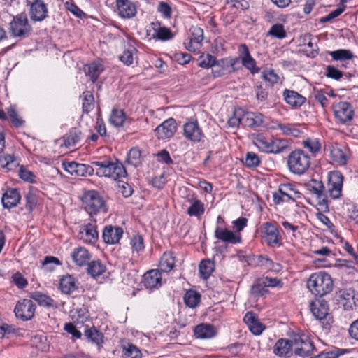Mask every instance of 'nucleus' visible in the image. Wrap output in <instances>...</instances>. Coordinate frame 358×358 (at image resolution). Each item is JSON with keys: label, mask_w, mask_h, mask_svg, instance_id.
Segmentation results:
<instances>
[{"label": "nucleus", "mask_w": 358, "mask_h": 358, "mask_svg": "<svg viewBox=\"0 0 358 358\" xmlns=\"http://www.w3.org/2000/svg\"><path fill=\"white\" fill-rule=\"evenodd\" d=\"M92 165L85 164V176H92L94 169L93 166L96 167V173L99 177H108L114 180L127 176V171L124 165L117 160L115 162L110 158H104L101 161H94Z\"/></svg>", "instance_id": "f257e3e1"}, {"label": "nucleus", "mask_w": 358, "mask_h": 358, "mask_svg": "<svg viewBox=\"0 0 358 358\" xmlns=\"http://www.w3.org/2000/svg\"><path fill=\"white\" fill-rule=\"evenodd\" d=\"M307 286L313 294L322 297L331 292L334 283L330 275L320 271L310 276Z\"/></svg>", "instance_id": "f03ea898"}, {"label": "nucleus", "mask_w": 358, "mask_h": 358, "mask_svg": "<svg viewBox=\"0 0 358 358\" xmlns=\"http://www.w3.org/2000/svg\"><path fill=\"white\" fill-rule=\"evenodd\" d=\"M310 165V157L303 150H295L288 155V169L292 173L294 174H303L309 169Z\"/></svg>", "instance_id": "7ed1b4c3"}, {"label": "nucleus", "mask_w": 358, "mask_h": 358, "mask_svg": "<svg viewBox=\"0 0 358 358\" xmlns=\"http://www.w3.org/2000/svg\"><path fill=\"white\" fill-rule=\"evenodd\" d=\"M81 199L84 208L91 216L96 215L101 211L106 212L107 210L105 201L97 191L88 190L85 192Z\"/></svg>", "instance_id": "20e7f679"}, {"label": "nucleus", "mask_w": 358, "mask_h": 358, "mask_svg": "<svg viewBox=\"0 0 358 358\" xmlns=\"http://www.w3.org/2000/svg\"><path fill=\"white\" fill-rule=\"evenodd\" d=\"M9 24L11 34L20 39L28 37L32 31L27 15L23 13L14 16Z\"/></svg>", "instance_id": "39448f33"}, {"label": "nucleus", "mask_w": 358, "mask_h": 358, "mask_svg": "<svg viewBox=\"0 0 358 358\" xmlns=\"http://www.w3.org/2000/svg\"><path fill=\"white\" fill-rule=\"evenodd\" d=\"M292 345L294 354L299 357H310L313 353V343L307 336H294L292 338Z\"/></svg>", "instance_id": "423d86ee"}, {"label": "nucleus", "mask_w": 358, "mask_h": 358, "mask_svg": "<svg viewBox=\"0 0 358 358\" xmlns=\"http://www.w3.org/2000/svg\"><path fill=\"white\" fill-rule=\"evenodd\" d=\"M336 119L341 124H348L354 117L355 112L351 104L341 101L333 106Z\"/></svg>", "instance_id": "0eeeda50"}, {"label": "nucleus", "mask_w": 358, "mask_h": 358, "mask_svg": "<svg viewBox=\"0 0 358 358\" xmlns=\"http://www.w3.org/2000/svg\"><path fill=\"white\" fill-rule=\"evenodd\" d=\"M262 238L269 247L280 245L281 237L277 227L271 222H265L262 225Z\"/></svg>", "instance_id": "6e6552de"}, {"label": "nucleus", "mask_w": 358, "mask_h": 358, "mask_svg": "<svg viewBox=\"0 0 358 358\" xmlns=\"http://www.w3.org/2000/svg\"><path fill=\"white\" fill-rule=\"evenodd\" d=\"M36 310V306L31 299H23L19 301L14 309L15 316L22 321L31 320Z\"/></svg>", "instance_id": "1a4fd4ad"}, {"label": "nucleus", "mask_w": 358, "mask_h": 358, "mask_svg": "<svg viewBox=\"0 0 358 358\" xmlns=\"http://www.w3.org/2000/svg\"><path fill=\"white\" fill-rule=\"evenodd\" d=\"M29 6V16L32 21L41 22L48 15V7L43 0H34L27 3Z\"/></svg>", "instance_id": "9d476101"}, {"label": "nucleus", "mask_w": 358, "mask_h": 358, "mask_svg": "<svg viewBox=\"0 0 358 358\" xmlns=\"http://www.w3.org/2000/svg\"><path fill=\"white\" fill-rule=\"evenodd\" d=\"M307 189L315 195L318 204L324 208H328L327 196L324 193V186L322 181L312 179L307 185Z\"/></svg>", "instance_id": "9b49d317"}, {"label": "nucleus", "mask_w": 358, "mask_h": 358, "mask_svg": "<svg viewBox=\"0 0 358 358\" xmlns=\"http://www.w3.org/2000/svg\"><path fill=\"white\" fill-rule=\"evenodd\" d=\"M238 55L243 66L249 70L252 74L259 72L260 69L257 67L256 62L251 56L249 49L245 44L243 43L238 46Z\"/></svg>", "instance_id": "f8f14e48"}, {"label": "nucleus", "mask_w": 358, "mask_h": 358, "mask_svg": "<svg viewBox=\"0 0 358 358\" xmlns=\"http://www.w3.org/2000/svg\"><path fill=\"white\" fill-rule=\"evenodd\" d=\"M215 237L227 244H238L242 242L241 234L235 233L226 228L217 227L215 231Z\"/></svg>", "instance_id": "ddd939ff"}, {"label": "nucleus", "mask_w": 358, "mask_h": 358, "mask_svg": "<svg viewBox=\"0 0 358 358\" xmlns=\"http://www.w3.org/2000/svg\"><path fill=\"white\" fill-rule=\"evenodd\" d=\"M343 178L338 171L331 172L329 176V193L333 199H338L341 194L343 187Z\"/></svg>", "instance_id": "4468645a"}, {"label": "nucleus", "mask_w": 358, "mask_h": 358, "mask_svg": "<svg viewBox=\"0 0 358 358\" xmlns=\"http://www.w3.org/2000/svg\"><path fill=\"white\" fill-rule=\"evenodd\" d=\"M183 134L185 138L194 143L201 141L203 132L196 120L189 121L183 126Z\"/></svg>", "instance_id": "2eb2a0df"}, {"label": "nucleus", "mask_w": 358, "mask_h": 358, "mask_svg": "<svg viewBox=\"0 0 358 358\" xmlns=\"http://www.w3.org/2000/svg\"><path fill=\"white\" fill-rule=\"evenodd\" d=\"M331 159L341 166L345 165L350 157V150L345 145L334 144L331 146Z\"/></svg>", "instance_id": "dca6fc26"}, {"label": "nucleus", "mask_w": 358, "mask_h": 358, "mask_svg": "<svg viewBox=\"0 0 358 358\" xmlns=\"http://www.w3.org/2000/svg\"><path fill=\"white\" fill-rule=\"evenodd\" d=\"M176 129V120L173 118H169L159 125L155 131L159 139H166L172 137Z\"/></svg>", "instance_id": "f3484780"}, {"label": "nucleus", "mask_w": 358, "mask_h": 358, "mask_svg": "<svg viewBox=\"0 0 358 358\" xmlns=\"http://www.w3.org/2000/svg\"><path fill=\"white\" fill-rule=\"evenodd\" d=\"M123 235V229L120 227L107 225L102 233L103 241L110 245L119 243Z\"/></svg>", "instance_id": "a211bd4d"}, {"label": "nucleus", "mask_w": 358, "mask_h": 358, "mask_svg": "<svg viewBox=\"0 0 358 358\" xmlns=\"http://www.w3.org/2000/svg\"><path fill=\"white\" fill-rule=\"evenodd\" d=\"M310 309L317 320L325 319L329 315V307L327 301L319 298L310 303Z\"/></svg>", "instance_id": "6ab92c4d"}, {"label": "nucleus", "mask_w": 358, "mask_h": 358, "mask_svg": "<svg viewBox=\"0 0 358 358\" xmlns=\"http://www.w3.org/2000/svg\"><path fill=\"white\" fill-rule=\"evenodd\" d=\"M264 116L260 113L247 112L242 115L243 125L253 129L264 124Z\"/></svg>", "instance_id": "aec40b11"}, {"label": "nucleus", "mask_w": 358, "mask_h": 358, "mask_svg": "<svg viewBox=\"0 0 358 358\" xmlns=\"http://www.w3.org/2000/svg\"><path fill=\"white\" fill-rule=\"evenodd\" d=\"M119 15L122 18L130 19L136 14V5L129 0H116Z\"/></svg>", "instance_id": "412c9836"}, {"label": "nucleus", "mask_w": 358, "mask_h": 358, "mask_svg": "<svg viewBox=\"0 0 358 358\" xmlns=\"http://www.w3.org/2000/svg\"><path fill=\"white\" fill-rule=\"evenodd\" d=\"M341 293L340 296L345 310H352L358 306V294L354 289H344Z\"/></svg>", "instance_id": "4be33fe9"}, {"label": "nucleus", "mask_w": 358, "mask_h": 358, "mask_svg": "<svg viewBox=\"0 0 358 358\" xmlns=\"http://www.w3.org/2000/svg\"><path fill=\"white\" fill-rule=\"evenodd\" d=\"M8 118L15 127L24 125V121L19 117L15 106H10L6 108V113L3 110L0 109V120H7Z\"/></svg>", "instance_id": "5701e85b"}, {"label": "nucleus", "mask_w": 358, "mask_h": 358, "mask_svg": "<svg viewBox=\"0 0 358 358\" xmlns=\"http://www.w3.org/2000/svg\"><path fill=\"white\" fill-rule=\"evenodd\" d=\"M144 286L148 289L157 288L162 285V275L158 270H150L143 275Z\"/></svg>", "instance_id": "b1692460"}, {"label": "nucleus", "mask_w": 358, "mask_h": 358, "mask_svg": "<svg viewBox=\"0 0 358 358\" xmlns=\"http://www.w3.org/2000/svg\"><path fill=\"white\" fill-rule=\"evenodd\" d=\"M21 196L17 189H8L1 198V202L5 208H11L16 206L20 201Z\"/></svg>", "instance_id": "393cba45"}, {"label": "nucleus", "mask_w": 358, "mask_h": 358, "mask_svg": "<svg viewBox=\"0 0 358 358\" xmlns=\"http://www.w3.org/2000/svg\"><path fill=\"white\" fill-rule=\"evenodd\" d=\"M293 352V345H292V340H285V339H280L278 340L274 346L273 352L280 357H289L292 355Z\"/></svg>", "instance_id": "a878e982"}, {"label": "nucleus", "mask_w": 358, "mask_h": 358, "mask_svg": "<svg viewBox=\"0 0 358 358\" xmlns=\"http://www.w3.org/2000/svg\"><path fill=\"white\" fill-rule=\"evenodd\" d=\"M283 96L286 103L294 108L301 106L306 101V98L297 92L290 90H285Z\"/></svg>", "instance_id": "bb28decb"}, {"label": "nucleus", "mask_w": 358, "mask_h": 358, "mask_svg": "<svg viewBox=\"0 0 358 358\" xmlns=\"http://www.w3.org/2000/svg\"><path fill=\"white\" fill-rule=\"evenodd\" d=\"M194 335L198 338H210L216 335V329L210 324L202 323L195 327Z\"/></svg>", "instance_id": "cd10ccee"}, {"label": "nucleus", "mask_w": 358, "mask_h": 358, "mask_svg": "<svg viewBox=\"0 0 358 358\" xmlns=\"http://www.w3.org/2000/svg\"><path fill=\"white\" fill-rule=\"evenodd\" d=\"M79 238L86 243H93L98 239V232L96 227L92 224H87L79 232Z\"/></svg>", "instance_id": "c85d7f7f"}, {"label": "nucleus", "mask_w": 358, "mask_h": 358, "mask_svg": "<svg viewBox=\"0 0 358 358\" xmlns=\"http://www.w3.org/2000/svg\"><path fill=\"white\" fill-rule=\"evenodd\" d=\"M150 25L155 32V34L153 35L154 38H157L160 41H167L173 37V34L171 32L170 29L166 27H161L160 22H152Z\"/></svg>", "instance_id": "c756f323"}, {"label": "nucleus", "mask_w": 358, "mask_h": 358, "mask_svg": "<svg viewBox=\"0 0 358 358\" xmlns=\"http://www.w3.org/2000/svg\"><path fill=\"white\" fill-rule=\"evenodd\" d=\"M74 262L78 266H83L88 264L91 255L88 250L83 247L76 248L71 254Z\"/></svg>", "instance_id": "7c9ffc66"}, {"label": "nucleus", "mask_w": 358, "mask_h": 358, "mask_svg": "<svg viewBox=\"0 0 358 358\" xmlns=\"http://www.w3.org/2000/svg\"><path fill=\"white\" fill-rule=\"evenodd\" d=\"M59 289L62 293L70 294L78 289L75 278L71 275L64 276L60 280Z\"/></svg>", "instance_id": "2f4dec72"}, {"label": "nucleus", "mask_w": 358, "mask_h": 358, "mask_svg": "<svg viewBox=\"0 0 358 358\" xmlns=\"http://www.w3.org/2000/svg\"><path fill=\"white\" fill-rule=\"evenodd\" d=\"M290 143L286 138H273L269 154H280L289 148Z\"/></svg>", "instance_id": "473e14b6"}, {"label": "nucleus", "mask_w": 358, "mask_h": 358, "mask_svg": "<svg viewBox=\"0 0 358 358\" xmlns=\"http://www.w3.org/2000/svg\"><path fill=\"white\" fill-rule=\"evenodd\" d=\"M30 298L36 301L39 306L45 307L55 306V301L45 294L41 292H34L30 293Z\"/></svg>", "instance_id": "72a5a7b5"}, {"label": "nucleus", "mask_w": 358, "mask_h": 358, "mask_svg": "<svg viewBox=\"0 0 358 358\" xmlns=\"http://www.w3.org/2000/svg\"><path fill=\"white\" fill-rule=\"evenodd\" d=\"M175 266V257L171 252H164L159 262V268L162 272L171 271Z\"/></svg>", "instance_id": "f704fd0d"}, {"label": "nucleus", "mask_w": 358, "mask_h": 358, "mask_svg": "<svg viewBox=\"0 0 358 358\" xmlns=\"http://www.w3.org/2000/svg\"><path fill=\"white\" fill-rule=\"evenodd\" d=\"M103 71V66L99 62H92L85 68V74L90 76L92 83H95L101 73Z\"/></svg>", "instance_id": "c9c22d12"}, {"label": "nucleus", "mask_w": 358, "mask_h": 358, "mask_svg": "<svg viewBox=\"0 0 358 358\" xmlns=\"http://www.w3.org/2000/svg\"><path fill=\"white\" fill-rule=\"evenodd\" d=\"M273 138H268L262 134H257L254 138V144L264 152L268 153Z\"/></svg>", "instance_id": "e433bc0d"}, {"label": "nucleus", "mask_w": 358, "mask_h": 358, "mask_svg": "<svg viewBox=\"0 0 358 358\" xmlns=\"http://www.w3.org/2000/svg\"><path fill=\"white\" fill-rule=\"evenodd\" d=\"M189 201L191 202V205L187 208V213L189 216L199 217L204 213V204L200 200L193 199Z\"/></svg>", "instance_id": "4c0bfd02"}, {"label": "nucleus", "mask_w": 358, "mask_h": 358, "mask_svg": "<svg viewBox=\"0 0 358 358\" xmlns=\"http://www.w3.org/2000/svg\"><path fill=\"white\" fill-rule=\"evenodd\" d=\"M122 358H142V354L139 348L132 343H127L122 345Z\"/></svg>", "instance_id": "58836bf2"}, {"label": "nucleus", "mask_w": 358, "mask_h": 358, "mask_svg": "<svg viewBox=\"0 0 358 358\" xmlns=\"http://www.w3.org/2000/svg\"><path fill=\"white\" fill-rule=\"evenodd\" d=\"M87 341H91L96 345L103 343V334L98 331L95 327L86 329L84 334Z\"/></svg>", "instance_id": "ea45409f"}, {"label": "nucleus", "mask_w": 358, "mask_h": 358, "mask_svg": "<svg viewBox=\"0 0 358 358\" xmlns=\"http://www.w3.org/2000/svg\"><path fill=\"white\" fill-rule=\"evenodd\" d=\"M106 271V266L100 260L92 261L88 264L87 273L95 278L102 275Z\"/></svg>", "instance_id": "a19ab883"}, {"label": "nucleus", "mask_w": 358, "mask_h": 358, "mask_svg": "<svg viewBox=\"0 0 358 358\" xmlns=\"http://www.w3.org/2000/svg\"><path fill=\"white\" fill-rule=\"evenodd\" d=\"M201 300V295L194 290H188L184 296V301L189 308H195Z\"/></svg>", "instance_id": "79ce46f5"}, {"label": "nucleus", "mask_w": 358, "mask_h": 358, "mask_svg": "<svg viewBox=\"0 0 358 358\" xmlns=\"http://www.w3.org/2000/svg\"><path fill=\"white\" fill-rule=\"evenodd\" d=\"M250 292L255 296H263L268 292V287L262 278L255 282Z\"/></svg>", "instance_id": "37998d69"}, {"label": "nucleus", "mask_w": 358, "mask_h": 358, "mask_svg": "<svg viewBox=\"0 0 358 358\" xmlns=\"http://www.w3.org/2000/svg\"><path fill=\"white\" fill-rule=\"evenodd\" d=\"M214 271L213 262L209 259L202 260L199 264V273L203 279H208Z\"/></svg>", "instance_id": "c03bdc74"}, {"label": "nucleus", "mask_w": 358, "mask_h": 358, "mask_svg": "<svg viewBox=\"0 0 358 358\" xmlns=\"http://www.w3.org/2000/svg\"><path fill=\"white\" fill-rule=\"evenodd\" d=\"M126 115L122 110L113 109L112 110L110 122L115 127H122L125 121Z\"/></svg>", "instance_id": "a18cd8bd"}, {"label": "nucleus", "mask_w": 358, "mask_h": 358, "mask_svg": "<svg viewBox=\"0 0 358 358\" xmlns=\"http://www.w3.org/2000/svg\"><path fill=\"white\" fill-rule=\"evenodd\" d=\"M303 148L309 150V152L315 156L321 150V144L317 138H307L302 143Z\"/></svg>", "instance_id": "49530a36"}, {"label": "nucleus", "mask_w": 358, "mask_h": 358, "mask_svg": "<svg viewBox=\"0 0 358 358\" xmlns=\"http://www.w3.org/2000/svg\"><path fill=\"white\" fill-rule=\"evenodd\" d=\"M81 132L76 129L71 130L64 136V144L66 147L74 146L80 140Z\"/></svg>", "instance_id": "de8ad7c7"}, {"label": "nucleus", "mask_w": 358, "mask_h": 358, "mask_svg": "<svg viewBox=\"0 0 358 358\" xmlns=\"http://www.w3.org/2000/svg\"><path fill=\"white\" fill-rule=\"evenodd\" d=\"M141 152L138 148H131L127 155V162L128 164L137 167L141 164Z\"/></svg>", "instance_id": "09e8293b"}, {"label": "nucleus", "mask_w": 358, "mask_h": 358, "mask_svg": "<svg viewBox=\"0 0 358 358\" xmlns=\"http://www.w3.org/2000/svg\"><path fill=\"white\" fill-rule=\"evenodd\" d=\"M83 111L88 113L94 108V96L90 91H85L83 93Z\"/></svg>", "instance_id": "8fccbe9b"}, {"label": "nucleus", "mask_w": 358, "mask_h": 358, "mask_svg": "<svg viewBox=\"0 0 358 358\" xmlns=\"http://www.w3.org/2000/svg\"><path fill=\"white\" fill-rule=\"evenodd\" d=\"M192 37L190 38L189 43H195L196 45H200L203 39V31L198 27H192L190 29Z\"/></svg>", "instance_id": "3c124183"}, {"label": "nucleus", "mask_w": 358, "mask_h": 358, "mask_svg": "<svg viewBox=\"0 0 358 358\" xmlns=\"http://www.w3.org/2000/svg\"><path fill=\"white\" fill-rule=\"evenodd\" d=\"M279 187L280 192L289 194V198H292V201L300 198L301 193L294 188L293 185L290 183L282 184Z\"/></svg>", "instance_id": "603ef678"}, {"label": "nucleus", "mask_w": 358, "mask_h": 358, "mask_svg": "<svg viewBox=\"0 0 358 358\" xmlns=\"http://www.w3.org/2000/svg\"><path fill=\"white\" fill-rule=\"evenodd\" d=\"M260 159L257 154L252 152H249L246 154L245 164L247 167L255 168L260 164Z\"/></svg>", "instance_id": "864d4df0"}, {"label": "nucleus", "mask_w": 358, "mask_h": 358, "mask_svg": "<svg viewBox=\"0 0 358 358\" xmlns=\"http://www.w3.org/2000/svg\"><path fill=\"white\" fill-rule=\"evenodd\" d=\"M268 35L279 39L284 38L286 36V31L281 24H275L271 27L268 33Z\"/></svg>", "instance_id": "5fc2aeb1"}, {"label": "nucleus", "mask_w": 358, "mask_h": 358, "mask_svg": "<svg viewBox=\"0 0 358 358\" xmlns=\"http://www.w3.org/2000/svg\"><path fill=\"white\" fill-rule=\"evenodd\" d=\"M278 128L287 136L298 137L301 134V131L299 129L291 124H279Z\"/></svg>", "instance_id": "6e6d98bb"}, {"label": "nucleus", "mask_w": 358, "mask_h": 358, "mask_svg": "<svg viewBox=\"0 0 358 358\" xmlns=\"http://www.w3.org/2000/svg\"><path fill=\"white\" fill-rule=\"evenodd\" d=\"M131 245L133 251H136L137 253L143 251L144 249L143 236L139 234L134 235L131 240Z\"/></svg>", "instance_id": "4d7b16f0"}, {"label": "nucleus", "mask_w": 358, "mask_h": 358, "mask_svg": "<svg viewBox=\"0 0 358 358\" xmlns=\"http://www.w3.org/2000/svg\"><path fill=\"white\" fill-rule=\"evenodd\" d=\"M335 60L350 59L353 57L352 53L348 50H338L330 52Z\"/></svg>", "instance_id": "13d9d810"}, {"label": "nucleus", "mask_w": 358, "mask_h": 358, "mask_svg": "<svg viewBox=\"0 0 358 358\" xmlns=\"http://www.w3.org/2000/svg\"><path fill=\"white\" fill-rule=\"evenodd\" d=\"M52 264L59 265L61 263L57 257L52 256L45 257L42 262V266L45 271H52L54 269Z\"/></svg>", "instance_id": "bf43d9fd"}, {"label": "nucleus", "mask_w": 358, "mask_h": 358, "mask_svg": "<svg viewBox=\"0 0 358 358\" xmlns=\"http://www.w3.org/2000/svg\"><path fill=\"white\" fill-rule=\"evenodd\" d=\"M15 158L12 155H3L0 156V165L3 168L12 169V165L15 166Z\"/></svg>", "instance_id": "052dcab7"}, {"label": "nucleus", "mask_w": 358, "mask_h": 358, "mask_svg": "<svg viewBox=\"0 0 358 358\" xmlns=\"http://www.w3.org/2000/svg\"><path fill=\"white\" fill-rule=\"evenodd\" d=\"M157 11L159 12L164 18H170L171 16V7L164 1H160L157 6Z\"/></svg>", "instance_id": "680f3d73"}, {"label": "nucleus", "mask_w": 358, "mask_h": 358, "mask_svg": "<svg viewBox=\"0 0 358 358\" xmlns=\"http://www.w3.org/2000/svg\"><path fill=\"white\" fill-rule=\"evenodd\" d=\"M12 278L15 285L20 289L24 288L28 284L27 279L19 272L14 273Z\"/></svg>", "instance_id": "e2e57ef3"}, {"label": "nucleus", "mask_w": 358, "mask_h": 358, "mask_svg": "<svg viewBox=\"0 0 358 358\" xmlns=\"http://www.w3.org/2000/svg\"><path fill=\"white\" fill-rule=\"evenodd\" d=\"M345 10V6L339 7L334 10V11L329 13L327 15L322 17L320 19V22L322 23H326L328 22L331 21L333 19L338 17Z\"/></svg>", "instance_id": "0e129e2a"}, {"label": "nucleus", "mask_w": 358, "mask_h": 358, "mask_svg": "<svg viewBox=\"0 0 358 358\" xmlns=\"http://www.w3.org/2000/svg\"><path fill=\"white\" fill-rule=\"evenodd\" d=\"M19 176L21 179L26 182H34L35 176L31 171L22 166L19 171Z\"/></svg>", "instance_id": "69168bd1"}, {"label": "nucleus", "mask_w": 358, "mask_h": 358, "mask_svg": "<svg viewBox=\"0 0 358 358\" xmlns=\"http://www.w3.org/2000/svg\"><path fill=\"white\" fill-rule=\"evenodd\" d=\"M326 70V76L329 78L339 80L343 76L342 72L333 66H327Z\"/></svg>", "instance_id": "338daca9"}, {"label": "nucleus", "mask_w": 358, "mask_h": 358, "mask_svg": "<svg viewBox=\"0 0 358 358\" xmlns=\"http://www.w3.org/2000/svg\"><path fill=\"white\" fill-rule=\"evenodd\" d=\"M348 333L351 338L358 341V319L351 323Z\"/></svg>", "instance_id": "774afa93"}]
</instances>
